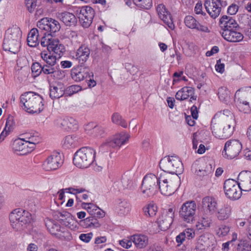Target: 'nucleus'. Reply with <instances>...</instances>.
<instances>
[{"instance_id": "16", "label": "nucleus", "mask_w": 251, "mask_h": 251, "mask_svg": "<svg viewBox=\"0 0 251 251\" xmlns=\"http://www.w3.org/2000/svg\"><path fill=\"white\" fill-rule=\"evenodd\" d=\"M174 217V209L170 208L157 219L156 222L159 228L162 231L168 230L173 222Z\"/></svg>"}, {"instance_id": "4", "label": "nucleus", "mask_w": 251, "mask_h": 251, "mask_svg": "<svg viewBox=\"0 0 251 251\" xmlns=\"http://www.w3.org/2000/svg\"><path fill=\"white\" fill-rule=\"evenodd\" d=\"M22 31L18 27L8 29L5 33L3 49L14 54L17 53L21 47Z\"/></svg>"}, {"instance_id": "58", "label": "nucleus", "mask_w": 251, "mask_h": 251, "mask_svg": "<svg viewBox=\"0 0 251 251\" xmlns=\"http://www.w3.org/2000/svg\"><path fill=\"white\" fill-rule=\"evenodd\" d=\"M229 231V227L226 225H222L217 231V234L220 236H226Z\"/></svg>"}, {"instance_id": "40", "label": "nucleus", "mask_w": 251, "mask_h": 251, "mask_svg": "<svg viewBox=\"0 0 251 251\" xmlns=\"http://www.w3.org/2000/svg\"><path fill=\"white\" fill-rule=\"evenodd\" d=\"M49 32L51 33H55L58 31L61 27L59 22L53 19L49 18Z\"/></svg>"}, {"instance_id": "12", "label": "nucleus", "mask_w": 251, "mask_h": 251, "mask_svg": "<svg viewBox=\"0 0 251 251\" xmlns=\"http://www.w3.org/2000/svg\"><path fill=\"white\" fill-rule=\"evenodd\" d=\"M76 14L83 27L88 28L91 25L95 16L94 10L91 7L85 6L79 7L76 10Z\"/></svg>"}, {"instance_id": "48", "label": "nucleus", "mask_w": 251, "mask_h": 251, "mask_svg": "<svg viewBox=\"0 0 251 251\" xmlns=\"http://www.w3.org/2000/svg\"><path fill=\"white\" fill-rule=\"evenodd\" d=\"M71 215L70 213L66 211H63L62 212L57 211L55 214L56 218L61 224H62L66 219H68Z\"/></svg>"}, {"instance_id": "57", "label": "nucleus", "mask_w": 251, "mask_h": 251, "mask_svg": "<svg viewBox=\"0 0 251 251\" xmlns=\"http://www.w3.org/2000/svg\"><path fill=\"white\" fill-rule=\"evenodd\" d=\"M74 224H75V221L72 219L71 215L69 217V218L62 223V225L65 226L68 228L73 229L75 227V226H74Z\"/></svg>"}, {"instance_id": "21", "label": "nucleus", "mask_w": 251, "mask_h": 251, "mask_svg": "<svg viewBox=\"0 0 251 251\" xmlns=\"http://www.w3.org/2000/svg\"><path fill=\"white\" fill-rule=\"evenodd\" d=\"M219 26L220 31L237 29L239 28L236 21L232 17L226 15L223 16L220 20Z\"/></svg>"}, {"instance_id": "56", "label": "nucleus", "mask_w": 251, "mask_h": 251, "mask_svg": "<svg viewBox=\"0 0 251 251\" xmlns=\"http://www.w3.org/2000/svg\"><path fill=\"white\" fill-rule=\"evenodd\" d=\"M81 90V86L77 85H73L67 88V91L69 95H72L77 93Z\"/></svg>"}, {"instance_id": "33", "label": "nucleus", "mask_w": 251, "mask_h": 251, "mask_svg": "<svg viewBox=\"0 0 251 251\" xmlns=\"http://www.w3.org/2000/svg\"><path fill=\"white\" fill-rule=\"evenodd\" d=\"M39 30L36 28H32L28 33L27 41L28 46L35 47L39 44Z\"/></svg>"}, {"instance_id": "17", "label": "nucleus", "mask_w": 251, "mask_h": 251, "mask_svg": "<svg viewBox=\"0 0 251 251\" xmlns=\"http://www.w3.org/2000/svg\"><path fill=\"white\" fill-rule=\"evenodd\" d=\"M159 17L163 21L169 28L173 30L175 28L171 14L166 8V6L163 4H158L156 7Z\"/></svg>"}, {"instance_id": "63", "label": "nucleus", "mask_w": 251, "mask_h": 251, "mask_svg": "<svg viewBox=\"0 0 251 251\" xmlns=\"http://www.w3.org/2000/svg\"><path fill=\"white\" fill-rule=\"evenodd\" d=\"M89 76H88L87 78L86 79V81H88V86L90 87H94L96 85V82L92 79V77L93 76V73L92 72H89L88 73Z\"/></svg>"}, {"instance_id": "44", "label": "nucleus", "mask_w": 251, "mask_h": 251, "mask_svg": "<svg viewBox=\"0 0 251 251\" xmlns=\"http://www.w3.org/2000/svg\"><path fill=\"white\" fill-rule=\"evenodd\" d=\"M23 136L24 137V140L26 139V141H27L30 143L33 144L34 146H35L36 144H38L41 141V138L37 135L25 133L23 135Z\"/></svg>"}, {"instance_id": "64", "label": "nucleus", "mask_w": 251, "mask_h": 251, "mask_svg": "<svg viewBox=\"0 0 251 251\" xmlns=\"http://www.w3.org/2000/svg\"><path fill=\"white\" fill-rule=\"evenodd\" d=\"M132 240L124 239L120 241V244L124 248L126 249L129 248L132 246Z\"/></svg>"}, {"instance_id": "26", "label": "nucleus", "mask_w": 251, "mask_h": 251, "mask_svg": "<svg viewBox=\"0 0 251 251\" xmlns=\"http://www.w3.org/2000/svg\"><path fill=\"white\" fill-rule=\"evenodd\" d=\"M194 90L191 87H184L178 91L176 95V98L177 100H183L190 97V101L196 100L197 96H194Z\"/></svg>"}, {"instance_id": "3", "label": "nucleus", "mask_w": 251, "mask_h": 251, "mask_svg": "<svg viewBox=\"0 0 251 251\" xmlns=\"http://www.w3.org/2000/svg\"><path fill=\"white\" fill-rule=\"evenodd\" d=\"M180 183L178 176L163 173L159 176L158 190L162 195L169 196L176 192Z\"/></svg>"}, {"instance_id": "18", "label": "nucleus", "mask_w": 251, "mask_h": 251, "mask_svg": "<svg viewBox=\"0 0 251 251\" xmlns=\"http://www.w3.org/2000/svg\"><path fill=\"white\" fill-rule=\"evenodd\" d=\"M130 135L126 133H121L116 135L113 139L107 140L103 143V146L111 148L120 147L125 144L129 139Z\"/></svg>"}, {"instance_id": "62", "label": "nucleus", "mask_w": 251, "mask_h": 251, "mask_svg": "<svg viewBox=\"0 0 251 251\" xmlns=\"http://www.w3.org/2000/svg\"><path fill=\"white\" fill-rule=\"evenodd\" d=\"M202 5L201 2H198L195 7V12L197 14L205 16L206 13L202 11Z\"/></svg>"}, {"instance_id": "1", "label": "nucleus", "mask_w": 251, "mask_h": 251, "mask_svg": "<svg viewBox=\"0 0 251 251\" xmlns=\"http://www.w3.org/2000/svg\"><path fill=\"white\" fill-rule=\"evenodd\" d=\"M235 126L234 116L227 109L217 113L211 121L212 132L216 138L220 139H226L231 136Z\"/></svg>"}, {"instance_id": "15", "label": "nucleus", "mask_w": 251, "mask_h": 251, "mask_svg": "<svg viewBox=\"0 0 251 251\" xmlns=\"http://www.w3.org/2000/svg\"><path fill=\"white\" fill-rule=\"evenodd\" d=\"M63 160L59 152H53L50 155L43 164L44 169L47 171L56 170L61 166Z\"/></svg>"}, {"instance_id": "59", "label": "nucleus", "mask_w": 251, "mask_h": 251, "mask_svg": "<svg viewBox=\"0 0 251 251\" xmlns=\"http://www.w3.org/2000/svg\"><path fill=\"white\" fill-rule=\"evenodd\" d=\"M14 126V120L13 117L12 116H9L7 119V121L5 124V126L4 129L7 130L8 131H11L13 128Z\"/></svg>"}, {"instance_id": "19", "label": "nucleus", "mask_w": 251, "mask_h": 251, "mask_svg": "<svg viewBox=\"0 0 251 251\" xmlns=\"http://www.w3.org/2000/svg\"><path fill=\"white\" fill-rule=\"evenodd\" d=\"M204 6L209 15L213 19H215L220 14L222 6L217 0H206Z\"/></svg>"}, {"instance_id": "60", "label": "nucleus", "mask_w": 251, "mask_h": 251, "mask_svg": "<svg viewBox=\"0 0 251 251\" xmlns=\"http://www.w3.org/2000/svg\"><path fill=\"white\" fill-rule=\"evenodd\" d=\"M92 236V232L87 234H81L79 236V239L84 242L88 243L91 239Z\"/></svg>"}, {"instance_id": "51", "label": "nucleus", "mask_w": 251, "mask_h": 251, "mask_svg": "<svg viewBox=\"0 0 251 251\" xmlns=\"http://www.w3.org/2000/svg\"><path fill=\"white\" fill-rule=\"evenodd\" d=\"M181 233L183 234L184 237L188 240H190L194 238L195 236V233L193 229L192 228H186L184 229Z\"/></svg>"}, {"instance_id": "55", "label": "nucleus", "mask_w": 251, "mask_h": 251, "mask_svg": "<svg viewBox=\"0 0 251 251\" xmlns=\"http://www.w3.org/2000/svg\"><path fill=\"white\" fill-rule=\"evenodd\" d=\"M85 222L87 223L89 226H94L98 227L100 226V223L97 221L96 219H93L92 217H89L85 219L84 220Z\"/></svg>"}, {"instance_id": "22", "label": "nucleus", "mask_w": 251, "mask_h": 251, "mask_svg": "<svg viewBox=\"0 0 251 251\" xmlns=\"http://www.w3.org/2000/svg\"><path fill=\"white\" fill-rule=\"evenodd\" d=\"M89 69L87 67H77L71 70L72 78L76 82H80L87 79L89 76Z\"/></svg>"}, {"instance_id": "29", "label": "nucleus", "mask_w": 251, "mask_h": 251, "mask_svg": "<svg viewBox=\"0 0 251 251\" xmlns=\"http://www.w3.org/2000/svg\"><path fill=\"white\" fill-rule=\"evenodd\" d=\"M61 127L66 130H76L78 128L77 121L72 117H66L60 119Z\"/></svg>"}, {"instance_id": "34", "label": "nucleus", "mask_w": 251, "mask_h": 251, "mask_svg": "<svg viewBox=\"0 0 251 251\" xmlns=\"http://www.w3.org/2000/svg\"><path fill=\"white\" fill-rule=\"evenodd\" d=\"M231 207L228 204H225L221 206L217 212V218L219 220L227 219L230 216Z\"/></svg>"}, {"instance_id": "49", "label": "nucleus", "mask_w": 251, "mask_h": 251, "mask_svg": "<svg viewBox=\"0 0 251 251\" xmlns=\"http://www.w3.org/2000/svg\"><path fill=\"white\" fill-rule=\"evenodd\" d=\"M126 68L127 69L130 75H131L134 77L133 79H135L136 77H138L139 68L137 66L131 65V64H129L126 66Z\"/></svg>"}, {"instance_id": "8", "label": "nucleus", "mask_w": 251, "mask_h": 251, "mask_svg": "<svg viewBox=\"0 0 251 251\" xmlns=\"http://www.w3.org/2000/svg\"><path fill=\"white\" fill-rule=\"evenodd\" d=\"M159 189V176L153 174L146 175L142 181V193L145 198H151L154 196Z\"/></svg>"}, {"instance_id": "45", "label": "nucleus", "mask_w": 251, "mask_h": 251, "mask_svg": "<svg viewBox=\"0 0 251 251\" xmlns=\"http://www.w3.org/2000/svg\"><path fill=\"white\" fill-rule=\"evenodd\" d=\"M49 18H44L37 23V27L41 30H45L49 32Z\"/></svg>"}, {"instance_id": "30", "label": "nucleus", "mask_w": 251, "mask_h": 251, "mask_svg": "<svg viewBox=\"0 0 251 251\" xmlns=\"http://www.w3.org/2000/svg\"><path fill=\"white\" fill-rule=\"evenodd\" d=\"M90 54V50L85 45H82L77 50L75 56L79 62L83 64L87 60Z\"/></svg>"}, {"instance_id": "39", "label": "nucleus", "mask_w": 251, "mask_h": 251, "mask_svg": "<svg viewBox=\"0 0 251 251\" xmlns=\"http://www.w3.org/2000/svg\"><path fill=\"white\" fill-rule=\"evenodd\" d=\"M46 226L50 233L55 236L57 235L62 228L59 225L50 221L46 224Z\"/></svg>"}, {"instance_id": "41", "label": "nucleus", "mask_w": 251, "mask_h": 251, "mask_svg": "<svg viewBox=\"0 0 251 251\" xmlns=\"http://www.w3.org/2000/svg\"><path fill=\"white\" fill-rule=\"evenodd\" d=\"M76 141L75 137L69 135L65 137L63 146L65 148L74 147L76 146L77 144Z\"/></svg>"}, {"instance_id": "32", "label": "nucleus", "mask_w": 251, "mask_h": 251, "mask_svg": "<svg viewBox=\"0 0 251 251\" xmlns=\"http://www.w3.org/2000/svg\"><path fill=\"white\" fill-rule=\"evenodd\" d=\"M131 240L135 246L139 249L145 247L148 243V237L144 235L137 234L131 237Z\"/></svg>"}, {"instance_id": "43", "label": "nucleus", "mask_w": 251, "mask_h": 251, "mask_svg": "<svg viewBox=\"0 0 251 251\" xmlns=\"http://www.w3.org/2000/svg\"><path fill=\"white\" fill-rule=\"evenodd\" d=\"M56 236L61 240L67 241H70L72 239L71 234L64 227H62Z\"/></svg>"}, {"instance_id": "10", "label": "nucleus", "mask_w": 251, "mask_h": 251, "mask_svg": "<svg viewBox=\"0 0 251 251\" xmlns=\"http://www.w3.org/2000/svg\"><path fill=\"white\" fill-rule=\"evenodd\" d=\"M41 45L43 47H47L49 51H53L59 55L65 51V48L62 45L59 44V40L49 33H44L41 38Z\"/></svg>"}, {"instance_id": "31", "label": "nucleus", "mask_w": 251, "mask_h": 251, "mask_svg": "<svg viewBox=\"0 0 251 251\" xmlns=\"http://www.w3.org/2000/svg\"><path fill=\"white\" fill-rule=\"evenodd\" d=\"M23 138H19L15 140L13 144V149L15 151L20 152V154L25 155L28 153L26 150L28 146L26 145V141Z\"/></svg>"}, {"instance_id": "52", "label": "nucleus", "mask_w": 251, "mask_h": 251, "mask_svg": "<svg viewBox=\"0 0 251 251\" xmlns=\"http://www.w3.org/2000/svg\"><path fill=\"white\" fill-rule=\"evenodd\" d=\"M31 69L32 73L38 75L42 72L43 66L39 63L35 62L32 64Z\"/></svg>"}, {"instance_id": "37", "label": "nucleus", "mask_w": 251, "mask_h": 251, "mask_svg": "<svg viewBox=\"0 0 251 251\" xmlns=\"http://www.w3.org/2000/svg\"><path fill=\"white\" fill-rule=\"evenodd\" d=\"M111 121L113 124L120 126L124 128H126L127 126V124L126 120L118 112H115L112 115Z\"/></svg>"}, {"instance_id": "36", "label": "nucleus", "mask_w": 251, "mask_h": 251, "mask_svg": "<svg viewBox=\"0 0 251 251\" xmlns=\"http://www.w3.org/2000/svg\"><path fill=\"white\" fill-rule=\"evenodd\" d=\"M218 95L221 101L226 104L231 100L230 93L226 87H222L218 90Z\"/></svg>"}, {"instance_id": "47", "label": "nucleus", "mask_w": 251, "mask_h": 251, "mask_svg": "<svg viewBox=\"0 0 251 251\" xmlns=\"http://www.w3.org/2000/svg\"><path fill=\"white\" fill-rule=\"evenodd\" d=\"M119 213L121 215H126L130 210V204L126 201H122L119 205Z\"/></svg>"}, {"instance_id": "9", "label": "nucleus", "mask_w": 251, "mask_h": 251, "mask_svg": "<svg viewBox=\"0 0 251 251\" xmlns=\"http://www.w3.org/2000/svg\"><path fill=\"white\" fill-rule=\"evenodd\" d=\"M237 99L236 105L239 110L245 113L250 111L249 102L251 101V87L239 89L235 93Z\"/></svg>"}, {"instance_id": "50", "label": "nucleus", "mask_w": 251, "mask_h": 251, "mask_svg": "<svg viewBox=\"0 0 251 251\" xmlns=\"http://www.w3.org/2000/svg\"><path fill=\"white\" fill-rule=\"evenodd\" d=\"M83 204L85 205L84 207L87 209L88 212L90 215L94 216L96 215V212L98 208V206L90 203H84Z\"/></svg>"}, {"instance_id": "20", "label": "nucleus", "mask_w": 251, "mask_h": 251, "mask_svg": "<svg viewBox=\"0 0 251 251\" xmlns=\"http://www.w3.org/2000/svg\"><path fill=\"white\" fill-rule=\"evenodd\" d=\"M237 182L243 191L251 190V172L248 171L241 172L238 175Z\"/></svg>"}, {"instance_id": "6", "label": "nucleus", "mask_w": 251, "mask_h": 251, "mask_svg": "<svg viewBox=\"0 0 251 251\" xmlns=\"http://www.w3.org/2000/svg\"><path fill=\"white\" fill-rule=\"evenodd\" d=\"M11 225L16 230H21L24 226L30 223L31 215L27 211L21 209L14 210L9 215Z\"/></svg>"}, {"instance_id": "61", "label": "nucleus", "mask_w": 251, "mask_h": 251, "mask_svg": "<svg viewBox=\"0 0 251 251\" xmlns=\"http://www.w3.org/2000/svg\"><path fill=\"white\" fill-rule=\"evenodd\" d=\"M239 6L235 4H232L227 9V13L230 15H235L238 10Z\"/></svg>"}, {"instance_id": "11", "label": "nucleus", "mask_w": 251, "mask_h": 251, "mask_svg": "<svg viewBox=\"0 0 251 251\" xmlns=\"http://www.w3.org/2000/svg\"><path fill=\"white\" fill-rule=\"evenodd\" d=\"M224 188L226 196L230 200H238L242 195V189L238 183L233 179L226 180L224 183Z\"/></svg>"}, {"instance_id": "24", "label": "nucleus", "mask_w": 251, "mask_h": 251, "mask_svg": "<svg viewBox=\"0 0 251 251\" xmlns=\"http://www.w3.org/2000/svg\"><path fill=\"white\" fill-rule=\"evenodd\" d=\"M237 29L220 31L222 37L230 42H237L242 41L244 38L242 34L236 31Z\"/></svg>"}, {"instance_id": "13", "label": "nucleus", "mask_w": 251, "mask_h": 251, "mask_svg": "<svg viewBox=\"0 0 251 251\" xmlns=\"http://www.w3.org/2000/svg\"><path fill=\"white\" fill-rule=\"evenodd\" d=\"M242 148V145L239 141L237 140H228L225 145L223 155L226 158L233 159L239 155Z\"/></svg>"}, {"instance_id": "53", "label": "nucleus", "mask_w": 251, "mask_h": 251, "mask_svg": "<svg viewBox=\"0 0 251 251\" xmlns=\"http://www.w3.org/2000/svg\"><path fill=\"white\" fill-rule=\"evenodd\" d=\"M25 3L28 10L32 12L37 6L36 0H25Z\"/></svg>"}, {"instance_id": "42", "label": "nucleus", "mask_w": 251, "mask_h": 251, "mask_svg": "<svg viewBox=\"0 0 251 251\" xmlns=\"http://www.w3.org/2000/svg\"><path fill=\"white\" fill-rule=\"evenodd\" d=\"M133 1L136 5L144 9H149L152 6V0H133Z\"/></svg>"}, {"instance_id": "46", "label": "nucleus", "mask_w": 251, "mask_h": 251, "mask_svg": "<svg viewBox=\"0 0 251 251\" xmlns=\"http://www.w3.org/2000/svg\"><path fill=\"white\" fill-rule=\"evenodd\" d=\"M143 211L146 216L152 217L156 214L157 207L153 204H149L144 207Z\"/></svg>"}, {"instance_id": "14", "label": "nucleus", "mask_w": 251, "mask_h": 251, "mask_svg": "<svg viewBox=\"0 0 251 251\" xmlns=\"http://www.w3.org/2000/svg\"><path fill=\"white\" fill-rule=\"evenodd\" d=\"M197 205L193 201H187L181 205L179 210V215L184 221L188 223L195 220Z\"/></svg>"}, {"instance_id": "5", "label": "nucleus", "mask_w": 251, "mask_h": 251, "mask_svg": "<svg viewBox=\"0 0 251 251\" xmlns=\"http://www.w3.org/2000/svg\"><path fill=\"white\" fill-rule=\"evenodd\" d=\"M96 152L91 148L83 147L75 154L74 163L78 168H87L94 162Z\"/></svg>"}, {"instance_id": "54", "label": "nucleus", "mask_w": 251, "mask_h": 251, "mask_svg": "<svg viewBox=\"0 0 251 251\" xmlns=\"http://www.w3.org/2000/svg\"><path fill=\"white\" fill-rule=\"evenodd\" d=\"M56 68L48 65H43L42 72L46 75L52 74L56 72Z\"/></svg>"}, {"instance_id": "23", "label": "nucleus", "mask_w": 251, "mask_h": 251, "mask_svg": "<svg viewBox=\"0 0 251 251\" xmlns=\"http://www.w3.org/2000/svg\"><path fill=\"white\" fill-rule=\"evenodd\" d=\"M194 166L196 167L195 174L200 177H208L212 172V167L204 161H199L196 163Z\"/></svg>"}, {"instance_id": "35", "label": "nucleus", "mask_w": 251, "mask_h": 251, "mask_svg": "<svg viewBox=\"0 0 251 251\" xmlns=\"http://www.w3.org/2000/svg\"><path fill=\"white\" fill-rule=\"evenodd\" d=\"M122 186L124 189L132 190L134 187L135 181L131 175H126L122 179Z\"/></svg>"}, {"instance_id": "25", "label": "nucleus", "mask_w": 251, "mask_h": 251, "mask_svg": "<svg viewBox=\"0 0 251 251\" xmlns=\"http://www.w3.org/2000/svg\"><path fill=\"white\" fill-rule=\"evenodd\" d=\"M57 18L68 26H75L77 23V19L75 15L69 12L59 13Z\"/></svg>"}, {"instance_id": "38", "label": "nucleus", "mask_w": 251, "mask_h": 251, "mask_svg": "<svg viewBox=\"0 0 251 251\" xmlns=\"http://www.w3.org/2000/svg\"><path fill=\"white\" fill-rule=\"evenodd\" d=\"M64 94L62 88L57 86H51L50 87V96L51 99H58Z\"/></svg>"}, {"instance_id": "28", "label": "nucleus", "mask_w": 251, "mask_h": 251, "mask_svg": "<svg viewBox=\"0 0 251 251\" xmlns=\"http://www.w3.org/2000/svg\"><path fill=\"white\" fill-rule=\"evenodd\" d=\"M202 205L204 210L213 213L217 209V203L214 198L207 196L202 199Z\"/></svg>"}, {"instance_id": "2", "label": "nucleus", "mask_w": 251, "mask_h": 251, "mask_svg": "<svg viewBox=\"0 0 251 251\" xmlns=\"http://www.w3.org/2000/svg\"><path fill=\"white\" fill-rule=\"evenodd\" d=\"M23 109L31 114L40 113L44 109L43 99L39 94L33 92H27L20 97Z\"/></svg>"}, {"instance_id": "7", "label": "nucleus", "mask_w": 251, "mask_h": 251, "mask_svg": "<svg viewBox=\"0 0 251 251\" xmlns=\"http://www.w3.org/2000/svg\"><path fill=\"white\" fill-rule=\"evenodd\" d=\"M160 168L164 172L172 175L180 174L183 170L181 161L176 156H166L161 160Z\"/></svg>"}, {"instance_id": "27", "label": "nucleus", "mask_w": 251, "mask_h": 251, "mask_svg": "<svg viewBox=\"0 0 251 251\" xmlns=\"http://www.w3.org/2000/svg\"><path fill=\"white\" fill-rule=\"evenodd\" d=\"M185 25L189 28L197 29L203 32H207L208 29L207 26L201 25L192 16H187L184 19Z\"/></svg>"}]
</instances>
